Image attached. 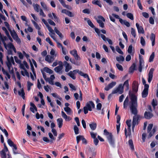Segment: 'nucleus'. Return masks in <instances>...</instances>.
Instances as JSON below:
<instances>
[{"mask_svg":"<svg viewBox=\"0 0 158 158\" xmlns=\"http://www.w3.org/2000/svg\"><path fill=\"white\" fill-rule=\"evenodd\" d=\"M7 61L6 62V64L7 66H9V67L10 66H11V63L10 58L8 56H7Z\"/></svg>","mask_w":158,"mask_h":158,"instance_id":"nucleus-53","label":"nucleus"},{"mask_svg":"<svg viewBox=\"0 0 158 158\" xmlns=\"http://www.w3.org/2000/svg\"><path fill=\"white\" fill-rule=\"evenodd\" d=\"M123 85V86H126V90H128L129 89V84L128 83V80H127L125 81L124 82Z\"/></svg>","mask_w":158,"mask_h":158,"instance_id":"nucleus-40","label":"nucleus"},{"mask_svg":"<svg viewBox=\"0 0 158 158\" xmlns=\"http://www.w3.org/2000/svg\"><path fill=\"white\" fill-rule=\"evenodd\" d=\"M89 125L90 128L92 130H95L96 128L97 124L95 123H93L90 124Z\"/></svg>","mask_w":158,"mask_h":158,"instance_id":"nucleus-35","label":"nucleus"},{"mask_svg":"<svg viewBox=\"0 0 158 158\" xmlns=\"http://www.w3.org/2000/svg\"><path fill=\"white\" fill-rule=\"evenodd\" d=\"M46 41L49 43V44L51 46H53L54 45L52 42L50 40V39L49 37H48L46 39Z\"/></svg>","mask_w":158,"mask_h":158,"instance_id":"nucleus-61","label":"nucleus"},{"mask_svg":"<svg viewBox=\"0 0 158 158\" xmlns=\"http://www.w3.org/2000/svg\"><path fill=\"white\" fill-rule=\"evenodd\" d=\"M70 53L74 57L77 54V51L76 49H74L70 51Z\"/></svg>","mask_w":158,"mask_h":158,"instance_id":"nucleus-47","label":"nucleus"},{"mask_svg":"<svg viewBox=\"0 0 158 158\" xmlns=\"http://www.w3.org/2000/svg\"><path fill=\"white\" fill-rule=\"evenodd\" d=\"M127 17L130 19L131 20H133L134 19V17L133 15L131 13H128L127 14Z\"/></svg>","mask_w":158,"mask_h":158,"instance_id":"nucleus-52","label":"nucleus"},{"mask_svg":"<svg viewBox=\"0 0 158 158\" xmlns=\"http://www.w3.org/2000/svg\"><path fill=\"white\" fill-rule=\"evenodd\" d=\"M9 31L10 32L11 35L14 40H15L18 44H20L21 43V40L18 37L15 31L14 30L12 31L11 30V31Z\"/></svg>","mask_w":158,"mask_h":158,"instance_id":"nucleus-5","label":"nucleus"},{"mask_svg":"<svg viewBox=\"0 0 158 158\" xmlns=\"http://www.w3.org/2000/svg\"><path fill=\"white\" fill-rule=\"evenodd\" d=\"M54 30L56 33V34L58 35L59 36L62 34L57 29L56 27H55L54 29Z\"/></svg>","mask_w":158,"mask_h":158,"instance_id":"nucleus-60","label":"nucleus"},{"mask_svg":"<svg viewBox=\"0 0 158 158\" xmlns=\"http://www.w3.org/2000/svg\"><path fill=\"white\" fill-rule=\"evenodd\" d=\"M140 43L143 46H144L145 45V41L143 37H140Z\"/></svg>","mask_w":158,"mask_h":158,"instance_id":"nucleus-48","label":"nucleus"},{"mask_svg":"<svg viewBox=\"0 0 158 158\" xmlns=\"http://www.w3.org/2000/svg\"><path fill=\"white\" fill-rule=\"evenodd\" d=\"M76 3L77 4L80 3H85L87 2V1L86 0H75Z\"/></svg>","mask_w":158,"mask_h":158,"instance_id":"nucleus-50","label":"nucleus"},{"mask_svg":"<svg viewBox=\"0 0 158 158\" xmlns=\"http://www.w3.org/2000/svg\"><path fill=\"white\" fill-rule=\"evenodd\" d=\"M154 69L153 68H151L149 72L148 73V81L150 83L152 80L153 77V74L154 71Z\"/></svg>","mask_w":158,"mask_h":158,"instance_id":"nucleus-12","label":"nucleus"},{"mask_svg":"<svg viewBox=\"0 0 158 158\" xmlns=\"http://www.w3.org/2000/svg\"><path fill=\"white\" fill-rule=\"evenodd\" d=\"M104 134L107 136H109L110 134H112L111 133L109 132L106 129H105L104 130Z\"/></svg>","mask_w":158,"mask_h":158,"instance_id":"nucleus-63","label":"nucleus"},{"mask_svg":"<svg viewBox=\"0 0 158 158\" xmlns=\"http://www.w3.org/2000/svg\"><path fill=\"white\" fill-rule=\"evenodd\" d=\"M74 130L76 135H77L79 134V128L76 125L74 126Z\"/></svg>","mask_w":158,"mask_h":158,"instance_id":"nucleus-49","label":"nucleus"},{"mask_svg":"<svg viewBox=\"0 0 158 158\" xmlns=\"http://www.w3.org/2000/svg\"><path fill=\"white\" fill-rule=\"evenodd\" d=\"M155 56V53L154 52H152L151 55L150 56L149 60V62H151L153 60V59L154 58Z\"/></svg>","mask_w":158,"mask_h":158,"instance_id":"nucleus-44","label":"nucleus"},{"mask_svg":"<svg viewBox=\"0 0 158 158\" xmlns=\"http://www.w3.org/2000/svg\"><path fill=\"white\" fill-rule=\"evenodd\" d=\"M32 5L34 10L36 12H38L39 11V8L40 7V6L37 4L35 3H33Z\"/></svg>","mask_w":158,"mask_h":158,"instance_id":"nucleus-29","label":"nucleus"},{"mask_svg":"<svg viewBox=\"0 0 158 158\" xmlns=\"http://www.w3.org/2000/svg\"><path fill=\"white\" fill-rule=\"evenodd\" d=\"M92 4L98 6L100 7H101L102 5L100 3V1L99 0H94L92 1Z\"/></svg>","mask_w":158,"mask_h":158,"instance_id":"nucleus-30","label":"nucleus"},{"mask_svg":"<svg viewBox=\"0 0 158 158\" xmlns=\"http://www.w3.org/2000/svg\"><path fill=\"white\" fill-rule=\"evenodd\" d=\"M150 39L152 41V45L153 46L155 44V35L153 33L151 34Z\"/></svg>","mask_w":158,"mask_h":158,"instance_id":"nucleus-22","label":"nucleus"},{"mask_svg":"<svg viewBox=\"0 0 158 158\" xmlns=\"http://www.w3.org/2000/svg\"><path fill=\"white\" fill-rule=\"evenodd\" d=\"M136 26L137 28L138 32L140 33H144V31L141 26H139L138 23L136 24Z\"/></svg>","mask_w":158,"mask_h":158,"instance_id":"nucleus-19","label":"nucleus"},{"mask_svg":"<svg viewBox=\"0 0 158 158\" xmlns=\"http://www.w3.org/2000/svg\"><path fill=\"white\" fill-rule=\"evenodd\" d=\"M144 116L146 119H150L153 116V114L150 112L146 111L144 114Z\"/></svg>","mask_w":158,"mask_h":158,"instance_id":"nucleus-16","label":"nucleus"},{"mask_svg":"<svg viewBox=\"0 0 158 158\" xmlns=\"http://www.w3.org/2000/svg\"><path fill=\"white\" fill-rule=\"evenodd\" d=\"M107 138L110 144L113 147H114V140L113 138L112 135L110 134L109 136H107Z\"/></svg>","mask_w":158,"mask_h":158,"instance_id":"nucleus-9","label":"nucleus"},{"mask_svg":"<svg viewBox=\"0 0 158 158\" xmlns=\"http://www.w3.org/2000/svg\"><path fill=\"white\" fill-rule=\"evenodd\" d=\"M24 71H21V73L22 74L23 76H25L26 75L28 77H29V74L27 72V70L25 69L24 70Z\"/></svg>","mask_w":158,"mask_h":158,"instance_id":"nucleus-42","label":"nucleus"},{"mask_svg":"<svg viewBox=\"0 0 158 158\" xmlns=\"http://www.w3.org/2000/svg\"><path fill=\"white\" fill-rule=\"evenodd\" d=\"M55 59L54 56L47 55L45 58V60L49 63H52Z\"/></svg>","mask_w":158,"mask_h":158,"instance_id":"nucleus-14","label":"nucleus"},{"mask_svg":"<svg viewBox=\"0 0 158 158\" xmlns=\"http://www.w3.org/2000/svg\"><path fill=\"white\" fill-rule=\"evenodd\" d=\"M116 65L117 68L120 70V71H123V68L122 66L118 64H116Z\"/></svg>","mask_w":158,"mask_h":158,"instance_id":"nucleus-59","label":"nucleus"},{"mask_svg":"<svg viewBox=\"0 0 158 158\" xmlns=\"http://www.w3.org/2000/svg\"><path fill=\"white\" fill-rule=\"evenodd\" d=\"M7 143L11 147H12L15 144L10 139H8Z\"/></svg>","mask_w":158,"mask_h":158,"instance_id":"nucleus-58","label":"nucleus"},{"mask_svg":"<svg viewBox=\"0 0 158 158\" xmlns=\"http://www.w3.org/2000/svg\"><path fill=\"white\" fill-rule=\"evenodd\" d=\"M43 70L44 71L50 74H52L53 72L52 70L47 67H45L43 69Z\"/></svg>","mask_w":158,"mask_h":158,"instance_id":"nucleus-28","label":"nucleus"},{"mask_svg":"<svg viewBox=\"0 0 158 158\" xmlns=\"http://www.w3.org/2000/svg\"><path fill=\"white\" fill-rule=\"evenodd\" d=\"M40 15V16H42L43 17H46V15L44 14V13L43 12L42 9L41 8L39 9Z\"/></svg>","mask_w":158,"mask_h":158,"instance_id":"nucleus-56","label":"nucleus"},{"mask_svg":"<svg viewBox=\"0 0 158 158\" xmlns=\"http://www.w3.org/2000/svg\"><path fill=\"white\" fill-rule=\"evenodd\" d=\"M138 85L136 81H134L132 84V89L133 91L137 92L138 90Z\"/></svg>","mask_w":158,"mask_h":158,"instance_id":"nucleus-18","label":"nucleus"},{"mask_svg":"<svg viewBox=\"0 0 158 158\" xmlns=\"http://www.w3.org/2000/svg\"><path fill=\"white\" fill-rule=\"evenodd\" d=\"M0 129L4 133L5 135L7 137L8 136V134L6 129H3L1 126H0Z\"/></svg>","mask_w":158,"mask_h":158,"instance_id":"nucleus-46","label":"nucleus"},{"mask_svg":"<svg viewBox=\"0 0 158 158\" xmlns=\"http://www.w3.org/2000/svg\"><path fill=\"white\" fill-rule=\"evenodd\" d=\"M47 27L48 30L50 32V33H52L54 35H55L54 30L52 29L51 27L49 26V25L47 26Z\"/></svg>","mask_w":158,"mask_h":158,"instance_id":"nucleus-43","label":"nucleus"},{"mask_svg":"<svg viewBox=\"0 0 158 158\" xmlns=\"http://www.w3.org/2000/svg\"><path fill=\"white\" fill-rule=\"evenodd\" d=\"M61 115L63 118L65 119L66 121H69L71 120V118L69 116H68L66 115V114L63 111H61Z\"/></svg>","mask_w":158,"mask_h":158,"instance_id":"nucleus-21","label":"nucleus"},{"mask_svg":"<svg viewBox=\"0 0 158 158\" xmlns=\"http://www.w3.org/2000/svg\"><path fill=\"white\" fill-rule=\"evenodd\" d=\"M80 75L81 76L85 78H87L88 81H90V78H89V76L87 74L84 73L83 72H80Z\"/></svg>","mask_w":158,"mask_h":158,"instance_id":"nucleus-33","label":"nucleus"},{"mask_svg":"<svg viewBox=\"0 0 158 158\" xmlns=\"http://www.w3.org/2000/svg\"><path fill=\"white\" fill-rule=\"evenodd\" d=\"M27 90L28 91H29L31 89V86H32L33 85V84L31 82H29V81H27Z\"/></svg>","mask_w":158,"mask_h":158,"instance_id":"nucleus-55","label":"nucleus"},{"mask_svg":"<svg viewBox=\"0 0 158 158\" xmlns=\"http://www.w3.org/2000/svg\"><path fill=\"white\" fill-rule=\"evenodd\" d=\"M116 118L117 119V122L118 124L116 126V129L117 130V133L118 134L119 133L120 130V117L119 115H118L117 116Z\"/></svg>","mask_w":158,"mask_h":158,"instance_id":"nucleus-13","label":"nucleus"},{"mask_svg":"<svg viewBox=\"0 0 158 158\" xmlns=\"http://www.w3.org/2000/svg\"><path fill=\"white\" fill-rule=\"evenodd\" d=\"M91 137L94 139L96 138V136L97 135V133H94L93 132L91 131L90 132Z\"/></svg>","mask_w":158,"mask_h":158,"instance_id":"nucleus-57","label":"nucleus"},{"mask_svg":"<svg viewBox=\"0 0 158 158\" xmlns=\"http://www.w3.org/2000/svg\"><path fill=\"white\" fill-rule=\"evenodd\" d=\"M116 51H117V52H118V53H120V54L123 55V51L121 50V49L119 47L117 46H116Z\"/></svg>","mask_w":158,"mask_h":158,"instance_id":"nucleus-45","label":"nucleus"},{"mask_svg":"<svg viewBox=\"0 0 158 158\" xmlns=\"http://www.w3.org/2000/svg\"><path fill=\"white\" fill-rule=\"evenodd\" d=\"M132 45H130L128 48V49L127 50V52L128 53L130 54H131L132 53Z\"/></svg>","mask_w":158,"mask_h":158,"instance_id":"nucleus-62","label":"nucleus"},{"mask_svg":"<svg viewBox=\"0 0 158 158\" xmlns=\"http://www.w3.org/2000/svg\"><path fill=\"white\" fill-rule=\"evenodd\" d=\"M69 76L71 77L73 79H76V77L75 76V74L73 73L72 71H70L67 74Z\"/></svg>","mask_w":158,"mask_h":158,"instance_id":"nucleus-38","label":"nucleus"},{"mask_svg":"<svg viewBox=\"0 0 158 158\" xmlns=\"http://www.w3.org/2000/svg\"><path fill=\"white\" fill-rule=\"evenodd\" d=\"M97 22L98 23L100 27L102 28H104V24L102 21L105 22V19L102 16L99 15L97 17V18H96Z\"/></svg>","mask_w":158,"mask_h":158,"instance_id":"nucleus-6","label":"nucleus"},{"mask_svg":"<svg viewBox=\"0 0 158 158\" xmlns=\"http://www.w3.org/2000/svg\"><path fill=\"white\" fill-rule=\"evenodd\" d=\"M40 4L44 10L47 11L49 10L48 8L47 7L46 4L44 2H41Z\"/></svg>","mask_w":158,"mask_h":158,"instance_id":"nucleus-32","label":"nucleus"},{"mask_svg":"<svg viewBox=\"0 0 158 158\" xmlns=\"http://www.w3.org/2000/svg\"><path fill=\"white\" fill-rule=\"evenodd\" d=\"M87 22L88 25H89L92 28L94 27V26L90 20H88L87 21Z\"/></svg>","mask_w":158,"mask_h":158,"instance_id":"nucleus-54","label":"nucleus"},{"mask_svg":"<svg viewBox=\"0 0 158 158\" xmlns=\"http://www.w3.org/2000/svg\"><path fill=\"white\" fill-rule=\"evenodd\" d=\"M18 94L19 96H21L22 98L24 99L25 98V93L23 88L21 89V90L18 91Z\"/></svg>","mask_w":158,"mask_h":158,"instance_id":"nucleus-25","label":"nucleus"},{"mask_svg":"<svg viewBox=\"0 0 158 158\" xmlns=\"http://www.w3.org/2000/svg\"><path fill=\"white\" fill-rule=\"evenodd\" d=\"M139 62V72H141L142 71V64L143 62V60L142 59H141L140 58Z\"/></svg>","mask_w":158,"mask_h":158,"instance_id":"nucleus-31","label":"nucleus"},{"mask_svg":"<svg viewBox=\"0 0 158 158\" xmlns=\"http://www.w3.org/2000/svg\"><path fill=\"white\" fill-rule=\"evenodd\" d=\"M116 59L117 61L120 63L121 64L124 60L125 59L123 56L122 55H120L119 56H116Z\"/></svg>","mask_w":158,"mask_h":158,"instance_id":"nucleus-20","label":"nucleus"},{"mask_svg":"<svg viewBox=\"0 0 158 158\" xmlns=\"http://www.w3.org/2000/svg\"><path fill=\"white\" fill-rule=\"evenodd\" d=\"M153 126L152 124H150L148 125L147 128V132L149 133L148 138H150L156 131L157 127L156 126H154L152 129V130Z\"/></svg>","mask_w":158,"mask_h":158,"instance_id":"nucleus-3","label":"nucleus"},{"mask_svg":"<svg viewBox=\"0 0 158 158\" xmlns=\"http://www.w3.org/2000/svg\"><path fill=\"white\" fill-rule=\"evenodd\" d=\"M136 66V65L135 63H134L133 64L131 67L130 68L129 72L130 73H133L134 70H135Z\"/></svg>","mask_w":158,"mask_h":158,"instance_id":"nucleus-26","label":"nucleus"},{"mask_svg":"<svg viewBox=\"0 0 158 158\" xmlns=\"http://www.w3.org/2000/svg\"><path fill=\"white\" fill-rule=\"evenodd\" d=\"M102 107V104L100 103H98L97 104L96 106L97 109L98 110H101Z\"/></svg>","mask_w":158,"mask_h":158,"instance_id":"nucleus-64","label":"nucleus"},{"mask_svg":"<svg viewBox=\"0 0 158 158\" xmlns=\"http://www.w3.org/2000/svg\"><path fill=\"white\" fill-rule=\"evenodd\" d=\"M116 83L115 81H112L104 89L106 91H108L110 89L112 88L116 85Z\"/></svg>","mask_w":158,"mask_h":158,"instance_id":"nucleus-10","label":"nucleus"},{"mask_svg":"<svg viewBox=\"0 0 158 158\" xmlns=\"http://www.w3.org/2000/svg\"><path fill=\"white\" fill-rule=\"evenodd\" d=\"M95 148H89V151L91 153L92 157L95 156L96 155V152L94 151Z\"/></svg>","mask_w":158,"mask_h":158,"instance_id":"nucleus-27","label":"nucleus"},{"mask_svg":"<svg viewBox=\"0 0 158 158\" xmlns=\"http://www.w3.org/2000/svg\"><path fill=\"white\" fill-rule=\"evenodd\" d=\"M50 54L52 56H54V57L57 56V53H55V51L53 49H51Z\"/></svg>","mask_w":158,"mask_h":158,"instance_id":"nucleus-51","label":"nucleus"},{"mask_svg":"<svg viewBox=\"0 0 158 158\" xmlns=\"http://www.w3.org/2000/svg\"><path fill=\"white\" fill-rule=\"evenodd\" d=\"M64 110L67 114L69 115L70 114L72 113V110L69 107H64Z\"/></svg>","mask_w":158,"mask_h":158,"instance_id":"nucleus-39","label":"nucleus"},{"mask_svg":"<svg viewBox=\"0 0 158 158\" xmlns=\"http://www.w3.org/2000/svg\"><path fill=\"white\" fill-rule=\"evenodd\" d=\"M64 63L65 67V71L67 72H68L72 69V67L69 63L66 61L64 62Z\"/></svg>","mask_w":158,"mask_h":158,"instance_id":"nucleus-17","label":"nucleus"},{"mask_svg":"<svg viewBox=\"0 0 158 158\" xmlns=\"http://www.w3.org/2000/svg\"><path fill=\"white\" fill-rule=\"evenodd\" d=\"M59 65L55 67L54 69V70L56 72L60 74V71L63 69V66L62 64V62L61 61H59Z\"/></svg>","mask_w":158,"mask_h":158,"instance_id":"nucleus-8","label":"nucleus"},{"mask_svg":"<svg viewBox=\"0 0 158 158\" xmlns=\"http://www.w3.org/2000/svg\"><path fill=\"white\" fill-rule=\"evenodd\" d=\"M128 144L130 146L131 149L132 150H134V148L132 140L131 139H130L129 140Z\"/></svg>","mask_w":158,"mask_h":158,"instance_id":"nucleus-37","label":"nucleus"},{"mask_svg":"<svg viewBox=\"0 0 158 158\" xmlns=\"http://www.w3.org/2000/svg\"><path fill=\"white\" fill-rule=\"evenodd\" d=\"M61 12L62 13L65 14L70 17H73L74 16V15L72 12L67 10L63 9L62 10Z\"/></svg>","mask_w":158,"mask_h":158,"instance_id":"nucleus-15","label":"nucleus"},{"mask_svg":"<svg viewBox=\"0 0 158 158\" xmlns=\"http://www.w3.org/2000/svg\"><path fill=\"white\" fill-rule=\"evenodd\" d=\"M130 101L129 103V106L130 109L132 114L135 115L133 117L132 120V130L134 131V129L136 123H138V121L139 119L140 116L137 114L138 111V103L137 96L133 94H129Z\"/></svg>","mask_w":158,"mask_h":158,"instance_id":"nucleus-1","label":"nucleus"},{"mask_svg":"<svg viewBox=\"0 0 158 158\" xmlns=\"http://www.w3.org/2000/svg\"><path fill=\"white\" fill-rule=\"evenodd\" d=\"M119 22L121 23L122 24H123L127 27H129L130 26V23L126 20H123L122 19H120Z\"/></svg>","mask_w":158,"mask_h":158,"instance_id":"nucleus-23","label":"nucleus"},{"mask_svg":"<svg viewBox=\"0 0 158 158\" xmlns=\"http://www.w3.org/2000/svg\"><path fill=\"white\" fill-rule=\"evenodd\" d=\"M5 152V149H3L0 151V154L2 158H6V154Z\"/></svg>","mask_w":158,"mask_h":158,"instance_id":"nucleus-34","label":"nucleus"},{"mask_svg":"<svg viewBox=\"0 0 158 158\" xmlns=\"http://www.w3.org/2000/svg\"><path fill=\"white\" fill-rule=\"evenodd\" d=\"M48 135L50 138L51 139L50 142L52 143L53 140H55L56 138L54 137L53 135L51 132H49L48 133Z\"/></svg>","mask_w":158,"mask_h":158,"instance_id":"nucleus-41","label":"nucleus"},{"mask_svg":"<svg viewBox=\"0 0 158 158\" xmlns=\"http://www.w3.org/2000/svg\"><path fill=\"white\" fill-rule=\"evenodd\" d=\"M124 88L122 84H120L117 88H114L112 92V94L118 93L122 94L123 92Z\"/></svg>","mask_w":158,"mask_h":158,"instance_id":"nucleus-4","label":"nucleus"},{"mask_svg":"<svg viewBox=\"0 0 158 158\" xmlns=\"http://www.w3.org/2000/svg\"><path fill=\"white\" fill-rule=\"evenodd\" d=\"M149 87V86L148 85H145L144 89L142 93V95L143 98H145L147 96L148 94Z\"/></svg>","mask_w":158,"mask_h":158,"instance_id":"nucleus-7","label":"nucleus"},{"mask_svg":"<svg viewBox=\"0 0 158 158\" xmlns=\"http://www.w3.org/2000/svg\"><path fill=\"white\" fill-rule=\"evenodd\" d=\"M100 35L104 41H107L109 44L110 45H112L113 44V42L112 40L109 38L106 37L105 35L102 34H100Z\"/></svg>","mask_w":158,"mask_h":158,"instance_id":"nucleus-11","label":"nucleus"},{"mask_svg":"<svg viewBox=\"0 0 158 158\" xmlns=\"http://www.w3.org/2000/svg\"><path fill=\"white\" fill-rule=\"evenodd\" d=\"M2 71L3 74L6 76L8 79H9L10 78V75L8 73L7 71L5 70L3 67L2 68Z\"/></svg>","mask_w":158,"mask_h":158,"instance_id":"nucleus-36","label":"nucleus"},{"mask_svg":"<svg viewBox=\"0 0 158 158\" xmlns=\"http://www.w3.org/2000/svg\"><path fill=\"white\" fill-rule=\"evenodd\" d=\"M63 120L61 118H59L57 119V122L59 128H60L63 125Z\"/></svg>","mask_w":158,"mask_h":158,"instance_id":"nucleus-24","label":"nucleus"},{"mask_svg":"<svg viewBox=\"0 0 158 158\" xmlns=\"http://www.w3.org/2000/svg\"><path fill=\"white\" fill-rule=\"evenodd\" d=\"M92 107L93 108H95V105L94 102L92 101H89L87 102L86 106L83 107L84 114H87L88 113V110L91 111L92 110Z\"/></svg>","mask_w":158,"mask_h":158,"instance_id":"nucleus-2","label":"nucleus"}]
</instances>
